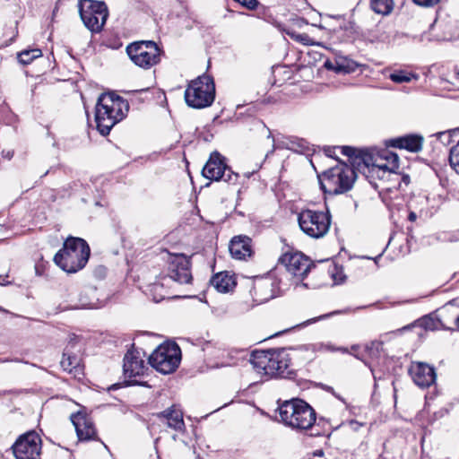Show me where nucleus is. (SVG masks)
<instances>
[{"mask_svg": "<svg viewBox=\"0 0 459 459\" xmlns=\"http://www.w3.org/2000/svg\"><path fill=\"white\" fill-rule=\"evenodd\" d=\"M414 4L420 6L431 7L440 2V0H412Z\"/></svg>", "mask_w": 459, "mask_h": 459, "instance_id": "e433bc0d", "label": "nucleus"}, {"mask_svg": "<svg viewBox=\"0 0 459 459\" xmlns=\"http://www.w3.org/2000/svg\"><path fill=\"white\" fill-rule=\"evenodd\" d=\"M435 135L437 136V139L441 140L442 142H450V135L447 134L446 132H439L437 133Z\"/></svg>", "mask_w": 459, "mask_h": 459, "instance_id": "58836bf2", "label": "nucleus"}, {"mask_svg": "<svg viewBox=\"0 0 459 459\" xmlns=\"http://www.w3.org/2000/svg\"><path fill=\"white\" fill-rule=\"evenodd\" d=\"M420 75L412 71L403 69V82H410L411 81H418Z\"/></svg>", "mask_w": 459, "mask_h": 459, "instance_id": "f704fd0d", "label": "nucleus"}, {"mask_svg": "<svg viewBox=\"0 0 459 459\" xmlns=\"http://www.w3.org/2000/svg\"><path fill=\"white\" fill-rule=\"evenodd\" d=\"M416 218H417L416 213H415L414 212H411H411H409V216H408L409 221H414L416 220Z\"/></svg>", "mask_w": 459, "mask_h": 459, "instance_id": "a19ab883", "label": "nucleus"}, {"mask_svg": "<svg viewBox=\"0 0 459 459\" xmlns=\"http://www.w3.org/2000/svg\"><path fill=\"white\" fill-rule=\"evenodd\" d=\"M324 66L327 70H332V71H334L335 73H347L348 72L345 65H343V60H337V59L329 60V59H327L325 62Z\"/></svg>", "mask_w": 459, "mask_h": 459, "instance_id": "7c9ffc66", "label": "nucleus"}, {"mask_svg": "<svg viewBox=\"0 0 459 459\" xmlns=\"http://www.w3.org/2000/svg\"><path fill=\"white\" fill-rule=\"evenodd\" d=\"M42 52L39 48H33L29 50H23L18 55L20 63L28 65L31 63L35 58L41 56Z\"/></svg>", "mask_w": 459, "mask_h": 459, "instance_id": "c756f323", "label": "nucleus"}, {"mask_svg": "<svg viewBox=\"0 0 459 459\" xmlns=\"http://www.w3.org/2000/svg\"><path fill=\"white\" fill-rule=\"evenodd\" d=\"M356 179L352 168L345 163H338L319 176L320 185L325 193L338 195L349 191Z\"/></svg>", "mask_w": 459, "mask_h": 459, "instance_id": "423d86ee", "label": "nucleus"}, {"mask_svg": "<svg viewBox=\"0 0 459 459\" xmlns=\"http://www.w3.org/2000/svg\"><path fill=\"white\" fill-rule=\"evenodd\" d=\"M123 368L125 377L128 378L143 376L145 370L148 369L141 352L136 350H130L126 353Z\"/></svg>", "mask_w": 459, "mask_h": 459, "instance_id": "a211bd4d", "label": "nucleus"}, {"mask_svg": "<svg viewBox=\"0 0 459 459\" xmlns=\"http://www.w3.org/2000/svg\"><path fill=\"white\" fill-rule=\"evenodd\" d=\"M211 285L219 292L226 293L233 290L236 282L233 275L228 272H221L211 279Z\"/></svg>", "mask_w": 459, "mask_h": 459, "instance_id": "b1692460", "label": "nucleus"}, {"mask_svg": "<svg viewBox=\"0 0 459 459\" xmlns=\"http://www.w3.org/2000/svg\"><path fill=\"white\" fill-rule=\"evenodd\" d=\"M449 162L455 171L459 174V143L451 148L449 154Z\"/></svg>", "mask_w": 459, "mask_h": 459, "instance_id": "2f4dec72", "label": "nucleus"}, {"mask_svg": "<svg viewBox=\"0 0 459 459\" xmlns=\"http://www.w3.org/2000/svg\"><path fill=\"white\" fill-rule=\"evenodd\" d=\"M365 351L372 360L379 359L382 354V342L378 341L371 342L366 346ZM356 357L361 359L370 368L375 381L382 378V374H378L377 365L373 361H368L358 355H356Z\"/></svg>", "mask_w": 459, "mask_h": 459, "instance_id": "4be33fe9", "label": "nucleus"}, {"mask_svg": "<svg viewBox=\"0 0 459 459\" xmlns=\"http://www.w3.org/2000/svg\"><path fill=\"white\" fill-rule=\"evenodd\" d=\"M389 77L394 82H397V83L402 82V72L401 71H399L397 73L391 74L389 75Z\"/></svg>", "mask_w": 459, "mask_h": 459, "instance_id": "4c0bfd02", "label": "nucleus"}, {"mask_svg": "<svg viewBox=\"0 0 459 459\" xmlns=\"http://www.w3.org/2000/svg\"><path fill=\"white\" fill-rule=\"evenodd\" d=\"M172 282L171 278L161 276L149 286V291L155 302H160V300L170 297L171 292L169 291V289Z\"/></svg>", "mask_w": 459, "mask_h": 459, "instance_id": "5701e85b", "label": "nucleus"}, {"mask_svg": "<svg viewBox=\"0 0 459 459\" xmlns=\"http://www.w3.org/2000/svg\"><path fill=\"white\" fill-rule=\"evenodd\" d=\"M279 415L286 426L299 430L311 429L316 419L315 410L301 399L285 401L279 407Z\"/></svg>", "mask_w": 459, "mask_h": 459, "instance_id": "39448f33", "label": "nucleus"}, {"mask_svg": "<svg viewBox=\"0 0 459 459\" xmlns=\"http://www.w3.org/2000/svg\"><path fill=\"white\" fill-rule=\"evenodd\" d=\"M371 9L378 14L387 15L394 8L393 0H370Z\"/></svg>", "mask_w": 459, "mask_h": 459, "instance_id": "bb28decb", "label": "nucleus"}, {"mask_svg": "<svg viewBox=\"0 0 459 459\" xmlns=\"http://www.w3.org/2000/svg\"><path fill=\"white\" fill-rule=\"evenodd\" d=\"M80 17L84 26L92 33L102 30L108 17V6L104 2L80 0L78 3Z\"/></svg>", "mask_w": 459, "mask_h": 459, "instance_id": "f8f14e48", "label": "nucleus"}, {"mask_svg": "<svg viewBox=\"0 0 459 459\" xmlns=\"http://www.w3.org/2000/svg\"><path fill=\"white\" fill-rule=\"evenodd\" d=\"M386 148L384 149H369L357 150L350 146L340 147L341 152L353 159L354 163L359 164L362 161L366 167L377 169L384 172L397 173L399 169V156L390 151L388 147L402 149V136L390 139L385 142Z\"/></svg>", "mask_w": 459, "mask_h": 459, "instance_id": "f257e3e1", "label": "nucleus"}, {"mask_svg": "<svg viewBox=\"0 0 459 459\" xmlns=\"http://www.w3.org/2000/svg\"><path fill=\"white\" fill-rule=\"evenodd\" d=\"M316 455H323V452H322V451H317V452L316 453Z\"/></svg>", "mask_w": 459, "mask_h": 459, "instance_id": "603ef678", "label": "nucleus"}, {"mask_svg": "<svg viewBox=\"0 0 459 459\" xmlns=\"http://www.w3.org/2000/svg\"><path fill=\"white\" fill-rule=\"evenodd\" d=\"M215 99V85L212 77L202 75L191 81L185 91V100L193 108L210 107Z\"/></svg>", "mask_w": 459, "mask_h": 459, "instance_id": "0eeeda50", "label": "nucleus"}, {"mask_svg": "<svg viewBox=\"0 0 459 459\" xmlns=\"http://www.w3.org/2000/svg\"><path fill=\"white\" fill-rule=\"evenodd\" d=\"M455 76H456V78H457V79H458V81H459V69L456 71V73H455Z\"/></svg>", "mask_w": 459, "mask_h": 459, "instance_id": "3c124183", "label": "nucleus"}, {"mask_svg": "<svg viewBox=\"0 0 459 459\" xmlns=\"http://www.w3.org/2000/svg\"><path fill=\"white\" fill-rule=\"evenodd\" d=\"M157 417L169 428L176 431L183 432L186 429L183 420V412L181 409L177 405H172L159 412Z\"/></svg>", "mask_w": 459, "mask_h": 459, "instance_id": "aec40b11", "label": "nucleus"}, {"mask_svg": "<svg viewBox=\"0 0 459 459\" xmlns=\"http://www.w3.org/2000/svg\"><path fill=\"white\" fill-rule=\"evenodd\" d=\"M438 321L429 316H425L411 325L403 326V332L410 331L412 328H418L417 334L421 336L424 331H434L438 327Z\"/></svg>", "mask_w": 459, "mask_h": 459, "instance_id": "393cba45", "label": "nucleus"}, {"mask_svg": "<svg viewBox=\"0 0 459 459\" xmlns=\"http://www.w3.org/2000/svg\"><path fill=\"white\" fill-rule=\"evenodd\" d=\"M181 359V351L177 343L160 344L149 357V363L157 371L166 375L174 372Z\"/></svg>", "mask_w": 459, "mask_h": 459, "instance_id": "ddd939ff", "label": "nucleus"}, {"mask_svg": "<svg viewBox=\"0 0 459 459\" xmlns=\"http://www.w3.org/2000/svg\"><path fill=\"white\" fill-rule=\"evenodd\" d=\"M394 399H395V403H397V394H396V389L394 388Z\"/></svg>", "mask_w": 459, "mask_h": 459, "instance_id": "8fccbe9b", "label": "nucleus"}, {"mask_svg": "<svg viewBox=\"0 0 459 459\" xmlns=\"http://www.w3.org/2000/svg\"><path fill=\"white\" fill-rule=\"evenodd\" d=\"M41 448V437L33 430L21 435L12 446L15 459H38Z\"/></svg>", "mask_w": 459, "mask_h": 459, "instance_id": "dca6fc26", "label": "nucleus"}, {"mask_svg": "<svg viewBox=\"0 0 459 459\" xmlns=\"http://www.w3.org/2000/svg\"><path fill=\"white\" fill-rule=\"evenodd\" d=\"M163 259L168 264V278H171L173 282L179 284H189L193 277L190 271V261L183 254H172L167 252Z\"/></svg>", "mask_w": 459, "mask_h": 459, "instance_id": "2eb2a0df", "label": "nucleus"}, {"mask_svg": "<svg viewBox=\"0 0 459 459\" xmlns=\"http://www.w3.org/2000/svg\"><path fill=\"white\" fill-rule=\"evenodd\" d=\"M334 150L331 149V148H328L327 150H325V153L327 156L329 157H333V153Z\"/></svg>", "mask_w": 459, "mask_h": 459, "instance_id": "37998d69", "label": "nucleus"}, {"mask_svg": "<svg viewBox=\"0 0 459 459\" xmlns=\"http://www.w3.org/2000/svg\"><path fill=\"white\" fill-rule=\"evenodd\" d=\"M334 314H337V312H333V313H328V314H324V315H321L319 316H316V317H313V318H310L299 325H297V327H305V326H307L311 324H314L317 321H320V320H323V319H326L328 317H330L332 315H334Z\"/></svg>", "mask_w": 459, "mask_h": 459, "instance_id": "72a5a7b5", "label": "nucleus"}, {"mask_svg": "<svg viewBox=\"0 0 459 459\" xmlns=\"http://www.w3.org/2000/svg\"><path fill=\"white\" fill-rule=\"evenodd\" d=\"M209 347H210V342H208L207 344H205V346L204 347V349H203V350H204V351H208V349H209Z\"/></svg>", "mask_w": 459, "mask_h": 459, "instance_id": "49530a36", "label": "nucleus"}, {"mask_svg": "<svg viewBox=\"0 0 459 459\" xmlns=\"http://www.w3.org/2000/svg\"><path fill=\"white\" fill-rule=\"evenodd\" d=\"M132 382H133L134 384H137V385H144V383H143V382H139V381H137V380H134V381H132Z\"/></svg>", "mask_w": 459, "mask_h": 459, "instance_id": "de8ad7c7", "label": "nucleus"}, {"mask_svg": "<svg viewBox=\"0 0 459 459\" xmlns=\"http://www.w3.org/2000/svg\"><path fill=\"white\" fill-rule=\"evenodd\" d=\"M161 53L162 50L152 40L135 41L126 47V54L130 60L144 70L158 65Z\"/></svg>", "mask_w": 459, "mask_h": 459, "instance_id": "1a4fd4ad", "label": "nucleus"}, {"mask_svg": "<svg viewBox=\"0 0 459 459\" xmlns=\"http://www.w3.org/2000/svg\"><path fill=\"white\" fill-rule=\"evenodd\" d=\"M394 208H391V217L394 218Z\"/></svg>", "mask_w": 459, "mask_h": 459, "instance_id": "09e8293b", "label": "nucleus"}, {"mask_svg": "<svg viewBox=\"0 0 459 459\" xmlns=\"http://www.w3.org/2000/svg\"><path fill=\"white\" fill-rule=\"evenodd\" d=\"M203 175L210 180H223L232 185L238 182L239 177L226 165L224 158L217 152L211 154L203 169Z\"/></svg>", "mask_w": 459, "mask_h": 459, "instance_id": "4468645a", "label": "nucleus"}, {"mask_svg": "<svg viewBox=\"0 0 459 459\" xmlns=\"http://www.w3.org/2000/svg\"><path fill=\"white\" fill-rule=\"evenodd\" d=\"M313 266L311 261L302 253H285L279 258L276 268L282 273L284 282L290 280V277L298 284L310 271Z\"/></svg>", "mask_w": 459, "mask_h": 459, "instance_id": "9b49d317", "label": "nucleus"}, {"mask_svg": "<svg viewBox=\"0 0 459 459\" xmlns=\"http://www.w3.org/2000/svg\"><path fill=\"white\" fill-rule=\"evenodd\" d=\"M409 183H410L409 176L403 173V184L408 185Z\"/></svg>", "mask_w": 459, "mask_h": 459, "instance_id": "79ce46f5", "label": "nucleus"}, {"mask_svg": "<svg viewBox=\"0 0 459 459\" xmlns=\"http://www.w3.org/2000/svg\"><path fill=\"white\" fill-rule=\"evenodd\" d=\"M281 274L280 269L275 268L267 276L255 279L250 293L256 305L271 300L288 287Z\"/></svg>", "mask_w": 459, "mask_h": 459, "instance_id": "6e6552de", "label": "nucleus"}, {"mask_svg": "<svg viewBox=\"0 0 459 459\" xmlns=\"http://www.w3.org/2000/svg\"><path fill=\"white\" fill-rule=\"evenodd\" d=\"M241 5L247 7L249 10H255L258 6V1L257 0H235Z\"/></svg>", "mask_w": 459, "mask_h": 459, "instance_id": "c9c22d12", "label": "nucleus"}, {"mask_svg": "<svg viewBox=\"0 0 459 459\" xmlns=\"http://www.w3.org/2000/svg\"><path fill=\"white\" fill-rule=\"evenodd\" d=\"M455 324L456 329L459 331V316L455 318Z\"/></svg>", "mask_w": 459, "mask_h": 459, "instance_id": "a18cd8bd", "label": "nucleus"}, {"mask_svg": "<svg viewBox=\"0 0 459 459\" xmlns=\"http://www.w3.org/2000/svg\"><path fill=\"white\" fill-rule=\"evenodd\" d=\"M424 137L420 134L410 133L403 134V150L419 153L422 151L424 144Z\"/></svg>", "mask_w": 459, "mask_h": 459, "instance_id": "a878e982", "label": "nucleus"}, {"mask_svg": "<svg viewBox=\"0 0 459 459\" xmlns=\"http://www.w3.org/2000/svg\"><path fill=\"white\" fill-rule=\"evenodd\" d=\"M90 257V247L81 238H68L61 250L54 256V262L62 270L73 273L82 269Z\"/></svg>", "mask_w": 459, "mask_h": 459, "instance_id": "20e7f679", "label": "nucleus"}, {"mask_svg": "<svg viewBox=\"0 0 459 459\" xmlns=\"http://www.w3.org/2000/svg\"><path fill=\"white\" fill-rule=\"evenodd\" d=\"M304 349L307 351L310 350L314 352H317V351H320V352L332 351L333 352V351H340L342 352H347L346 348H336L330 342H327V343L317 342V343L308 344V345L304 346Z\"/></svg>", "mask_w": 459, "mask_h": 459, "instance_id": "c85d7f7f", "label": "nucleus"}, {"mask_svg": "<svg viewBox=\"0 0 459 459\" xmlns=\"http://www.w3.org/2000/svg\"><path fill=\"white\" fill-rule=\"evenodd\" d=\"M71 420L80 440L88 441L96 439L97 432L94 424L85 414L81 412L72 414Z\"/></svg>", "mask_w": 459, "mask_h": 459, "instance_id": "6ab92c4d", "label": "nucleus"}, {"mask_svg": "<svg viewBox=\"0 0 459 459\" xmlns=\"http://www.w3.org/2000/svg\"><path fill=\"white\" fill-rule=\"evenodd\" d=\"M230 252L234 258L245 259L252 254L251 238L247 236L234 237L230 244Z\"/></svg>", "mask_w": 459, "mask_h": 459, "instance_id": "412c9836", "label": "nucleus"}, {"mask_svg": "<svg viewBox=\"0 0 459 459\" xmlns=\"http://www.w3.org/2000/svg\"><path fill=\"white\" fill-rule=\"evenodd\" d=\"M307 39H308V36H307V35H306V34H302V35H299V39L300 41H306Z\"/></svg>", "mask_w": 459, "mask_h": 459, "instance_id": "c03bdc74", "label": "nucleus"}, {"mask_svg": "<svg viewBox=\"0 0 459 459\" xmlns=\"http://www.w3.org/2000/svg\"><path fill=\"white\" fill-rule=\"evenodd\" d=\"M356 349H357V346H355V345H354V346H352V350H354V351H355Z\"/></svg>", "mask_w": 459, "mask_h": 459, "instance_id": "864d4df0", "label": "nucleus"}, {"mask_svg": "<svg viewBox=\"0 0 459 459\" xmlns=\"http://www.w3.org/2000/svg\"><path fill=\"white\" fill-rule=\"evenodd\" d=\"M60 363L63 369L69 373L77 372L80 370V359L75 355H70L67 352H64L63 359Z\"/></svg>", "mask_w": 459, "mask_h": 459, "instance_id": "cd10ccee", "label": "nucleus"}, {"mask_svg": "<svg viewBox=\"0 0 459 459\" xmlns=\"http://www.w3.org/2000/svg\"><path fill=\"white\" fill-rule=\"evenodd\" d=\"M290 350L256 351L251 354L250 364L262 377H286L292 373Z\"/></svg>", "mask_w": 459, "mask_h": 459, "instance_id": "f03ea898", "label": "nucleus"}, {"mask_svg": "<svg viewBox=\"0 0 459 459\" xmlns=\"http://www.w3.org/2000/svg\"><path fill=\"white\" fill-rule=\"evenodd\" d=\"M408 373L414 384L420 388H428L436 382L435 368L424 362H412Z\"/></svg>", "mask_w": 459, "mask_h": 459, "instance_id": "f3484780", "label": "nucleus"}, {"mask_svg": "<svg viewBox=\"0 0 459 459\" xmlns=\"http://www.w3.org/2000/svg\"><path fill=\"white\" fill-rule=\"evenodd\" d=\"M300 230L312 238H321L329 231L331 215L328 212L302 210L298 215Z\"/></svg>", "mask_w": 459, "mask_h": 459, "instance_id": "9d476101", "label": "nucleus"}, {"mask_svg": "<svg viewBox=\"0 0 459 459\" xmlns=\"http://www.w3.org/2000/svg\"><path fill=\"white\" fill-rule=\"evenodd\" d=\"M129 110L128 102L114 93H102L96 105L95 121L102 135L109 134L112 127L121 121Z\"/></svg>", "mask_w": 459, "mask_h": 459, "instance_id": "7ed1b4c3", "label": "nucleus"}, {"mask_svg": "<svg viewBox=\"0 0 459 459\" xmlns=\"http://www.w3.org/2000/svg\"><path fill=\"white\" fill-rule=\"evenodd\" d=\"M96 304L91 300H89L86 297L82 296L79 299L78 304L74 305L73 308L74 309H88V308H95Z\"/></svg>", "mask_w": 459, "mask_h": 459, "instance_id": "473e14b6", "label": "nucleus"}, {"mask_svg": "<svg viewBox=\"0 0 459 459\" xmlns=\"http://www.w3.org/2000/svg\"><path fill=\"white\" fill-rule=\"evenodd\" d=\"M8 275H0V285L1 286H6L10 283V281L7 280Z\"/></svg>", "mask_w": 459, "mask_h": 459, "instance_id": "ea45409f", "label": "nucleus"}]
</instances>
